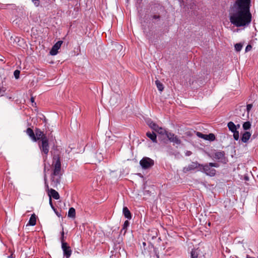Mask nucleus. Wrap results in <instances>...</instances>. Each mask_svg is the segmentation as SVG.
I'll return each mask as SVG.
<instances>
[{
  "mask_svg": "<svg viewBox=\"0 0 258 258\" xmlns=\"http://www.w3.org/2000/svg\"><path fill=\"white\" fill-rule=\"evenodd\" d=\"M250 137L251 134L248 132H245L242 134L241 141L243 143H246L248 142Z\"/></svg>",
  "mask_w": 258,
  "mask_h": 258,
  "instance_id": "obj_12",
  "label": "nucleus"
},
{
  "mask_svg": "<svg viewBox=\"0 0 258 258\" xmlns=\"http://www.w3.org/2000/svg\"><path fill=\"white\" fill-rule=\"evenodd\" d=\"M250 0H236L230 5L229 18L230 23L239 27L248 25L251 21Z\"/></svg>",
  "mask_w": 258,
  "mask_h": 258,
  "instance_id": "obj_1",
  "label": "nucleus"
},
{
  "mask_svg": "<svg viewBox=\"0 0 258 258\" xmlns=\"http://www.w3.org/2000/svg\"><path fill=\"white\" fill-rule=\"evenodd\" d=\"M44 181H45V184L46 187L48 189L49 192L48 195L49 196V198L52 197L53 199L55 200H58L59 199V195L55 190L51 188L50 189H49L48 185L47 183V179L46 175L44 176Z\"/></svg>",
  "mask_w": 258,
  "mask_h": 258,
  "instance_id": "obj_7",
  "label": "nucleus"
},
{
  "mask_svg": "<svg viewBox=\"0 0 258 258\" xmlns=\"http://www.w3.org/2000/svg\"><path fill=\"white\" fill-rule=\"evenodd\" d=\"M39 146L41 152L47 155L49 152V148L48 141L46 137L43 138L42 140H41V143L39 144Z\"/></svg>",
  "mask_w": 258,
  "mask_h": 258,
  "instance_id": "obj_6",
  "label": "nucleus"
},
{
  "mask_svg": "<svg viewBox=\"0 0 258 258\" xmlns=\"http://www.w3.org/2000/svg\"><path fill=\"white\" fill-rule=\"evenodd\" d=\"M191 154V152L190 151H187L186 153V156H190Z\"/></svg>",
  "mask_w": 258,
  "mask_h": 258,
  "instance_id": "obj_38",
  "label": "nucleus"
},
{
  "mask_svg": "<svg viewBox=\"0 0 258 258\" xmlns=\"http://www.w3.org/2000/svg\"><path fill=\"white\" fill-rule=\"evenodd\" d=\"M166 137L171 142H173L177 145H179L181 143V141L173 133L169 132V133L167 134Z\"/></svg>",
  "mask_w": 258,
  "mask_h": 258,
  "instance_id": "obj_10",
  "label": "nucleus"
},
{
  "mask_svg": "<svg viewBox=\"0 0 258 258\" xmlns=\"http://www.w3.org/2000/svg\"><path fill=\"white\" fill-rule=\"evenodd\" d=\"M31 101L32 102H33L34 101V99L33 97L31 98Z\"/></svg>",
  "mask_w": 258,
  "mask_h": 258,
  "instance_id": "obj_39",
  "label": "nucleus"
},
{
  "mask_svg": "<svg viewBox=\"0 0 258 258\" xmlns=\"http://www.w3.org/2000/svg\"><path fill=\"white\" fill-rule=\"evenodd\" d=\"M227 126L229 130L232 133L237 131V127L239 128L240 127L239 124H238L236 126L232 121L229 122L228 123Z\"/></svg>",
  "mask_w": 258,
  "mask_h": 258,
  "instance_id": "obj_13",
  "label": "nucleus"
},
{
  "mask_svg": "<svg viewBox=\"0 0 258 258\" xmlns=\"http://www.w3.org/2000/svg\"><path fill=\"white\" fill-rule=\"evenodd\" d=\"M143 245H146V243L145 242H143Z\"/></svg>",
  "mask_w": 258,
  "mask_h": 258,
  "instance_id": "obj_42",
  "label": "nucleus"
},
{
  "mask_svg": "<svg viewBox=\"0 0 258 258\" xmlns=\"http://www.w3.org/2000/svg\"><path fill=\"white\" fill-rule=\"evenodd\" d=\"M246 258H255V257H251V256H249V255H247V256H246Z\"/></svg>",
  "mask_w": 258,
  "mask_h": 258,
  "instance_id": "obj_40",
  "label": "nucleus"
},
{
  "mask_svg": "<svg viewBox=\"0 0 258 258\" xmlns=\"http://www.w3.org/2000/svg\"><path fill=\"white\" fill-rule=\"evenodd\" d=\"M32 1L34 5L36 7L38 6L40 4V2L39 0H32Z\"/></svg>",
  "mask_w": 258,
  "mask_h": 258,
  "instance_id": "obj_33",
  "label": "nucleus"
},
{
  "mask_svg": "<svg viewBox=\"0 0 258 258\" xmlns=\"http://www.w3.org/2000/svg\"><path fill=\"white\" fill-rule=\"evenodd\" d=\"M200 170L211 176H214L216 173V170L212 168V166L210 165V163L205 165L202 164Z\"/></svg>",
  "mask_w": 258,
  "mask_h": 258,
  "instance_id": "obj_4",
  "label": "nucleus"
},
{
  "mask_svg": "<svg viewBox=\"0 0 258 258\" xmlns=\"http://www.w3.org/2000/svg\"><path fill=\"white\" fill-rule=\"evenodd\" d=\"M129 225H130L129 222L127 220L125 221L123 224V228H122V230H124L125 231L126 228L129 226Z\"/></svg>",
  "mask_w": 258,
  "mask_h": 258,
  "instance_id": "obj_28",
  "label": "nucleus"
},
{
  "mask_svg": "<svg viewBox=\"0 0 258 258\" xmlns=\"http://www.w3.org/2000/svg\"><path fill=\"white\" fill-rule=\"evenodd\" d=\"M196 135L198 137L205 140L206 135L203 134L202 133L198 132L196 133Z\"/></svg>",
  "mask_w": 258,
  "mask_h": 258,
  "instance_id": "obj_29",
  "label": "nucleus"
},
{
  "mask_svg": "<svg viewBox=\"0 0 258 258\" xmlns=\"http://www.w3.org/2000/svg\"><path fill=\"white\" fill-rule=\"evenodd\" d=\"M26 133H27V135L31 138V139L33 141L36 142L37 141V139H36L35 135L34 133V132L31 128H28L26 130Z\"/></svg>",
  "mask_w": 258,
  "mask_h": 258,
  "instance_id": "obj_15",
  "label": "nucleus"
},
{
  "mask_svg": "<svg viewBox=\"0 0 258 258\" xmlns=\"http://www.w3.org/2000/svg\"><path fill=\"white\" fill-rule=\"evenodd\" d=\"M64 232L63 231L61 233V248L63 251V256L66 258H69L72 254V250L70 246H69L67 243L63 242Z\"/></svg>",
  "mask_w": 258,
  "mask_h": 258,
  "instance_id": "obj_3",
  "label": "nucleus"
},
{
  "mask_svg": "<svg viewBox=\"0 0 258 258\" xmlns=\"http://www.w3.org/2000/svg\"><path fill=\"white\" fill-rule=\"evenodd\" d=\"M147 136L150 138L153 143H157V136L154 133L147 132L146 134Z\"/></svg>",
  "mask_w": 258,
  "mask_h": 258,
  "instance_id": "obj_17",
  "label": "nucleus"
},
{
  "mask_svg": "<svg viewBox=\"0 0 258 258\" xmlns=\"http://www.w3.org/2000/svg\"><path fill=\"white\" fill-rule=\"evenodd\" d=\"M201 165L197 162H193L191 164H189L187 167L183 168V171L186 172L187 171L194 170L197 168H201Z\"/></svg>",
  "mask_w": 258,
  "mask_h": 258,
  "instance_id": "obj_9",
  "label": "nucleus"
},
{
  "mask_svg": "<svg viewBox=\"0 0 258 258\" xmlns=\"http://www.w3.org/2000/svg\"><path fill=\"white\" fill-rule=\"evenodd\" d=\"M200 251L199 249H192L190 252L191 258H199Z\"/></svg>",
  "mask_w": 258,
  "mask_h": 258,
  "instance_id": "obj_18",
  "label": "nucleus"
},
{
  "mask_svg": "<svg viewBox=\"0 0 258 258\" xmlns=\"http://www.w3.org/2000/svg\"><path fill=\"white\" fill-rule=\"evenodd\" d=\"M122 212L124 216L126 218H127L128 220H130L132 218L131 213L128 209L126 207H124L123 208Z\"/></svg>",
  "mask_w": 258,
  "mask_h": 258,
  "instance_id": "obj_14",
  "label": "nucleus"
},
{
  "mask_svg": "<svg viewBox=\"0 0 258 258\" xmlns=\"http://www.w3.org/2000/svg\"><path fill=\"white\" fill-rule=\"evenodd\" d=\"M252 105L251 104H249L247 105V106H246V110H247V114H248L249 111L252 108Z\"/></svg>",
  "mask_w": 258,
  "mask_h": 258,
  "instance_id": "obj_32",
  "label": "nucleus"
},
{
  "mask_svg": "<svg viewBox=\"0 0 258 258\" xmlns=\"http://www.w3.org/2000/svg\"><path fill=\"white\" fill-rule=\"evenodd\" d=\"M53 172L51 175V185L56 187L60 183L61 173V163L59 158L52 164Z\"/></svg>",
  "mask_w": 258,
  "mask_h": 258,
  "instance_id": "obj_2",
  "label": "nucleus"
},
{
  "mask_svg": "<svg viewBox=\"0 0 258 258\" xmlns=\"http://www.w3.org/2000/svg\"><path fill=\"white\" fill-rule=\"evenodd\" d=\"M251 123L249 121H246L244 122L242 127L244 130H247L250 128Z\"/></svg>",
  "mask_w": 258,
  "mask_h": 258,
  "instance_id": "obj_25",
  "label": "nucleus"
},
{
  "mask_svg": "<svg viewBox=\"0 0 258 258\" xmlns=\"http://www.w3.org/2000/svg\"><path fill=\"white\" fill-rule=\"evenodd\" d=\"M8 99H12V97H9V96H7V97Z\"/></svg>",
  "mask_w": 258,
  "mask_h": 258,
  "instance_id": "obj_41",
  "label": "nucleus"
},
{
  "mask_svg": "<svg viewBox=\"0 0 258 258\" xmlns=\"http://www.w3.org/2000/svg\"><path fill=\"white\" fill-rule=\"evenodd\" d=\"M49 204L50 205L51 207L53 208V205H52V200H51V198H49Z\"/></svg>",
  "mask_w": 258,
  "mask_h": 258,
  "instance_id": "obj_37",
  "label": "nucleus"
},
{
  "mask_svg": "<svg viewBox=\"0 0 258 258\" xmlns=\"http://www.w3.org/2000/svg\"><path fill=\"white\" fill-rule=\"evenodd\" d=\"M76 215L75 209L74 208L69 209L68 216L70 218H75Z\"/></svg>",
  "mask_w": 258,
  "mask_h": 258,
  "instance_id": "obj_21",
  "label": "nucleus"
},
{
  "mask_svg": "<svg viewBox=\"0 0 258 258\" xmlns=\"http://www.w3.org/2000/svg\"><path fill=\"white\" fill-rule=\"evenodd\" d=\"M214 158L223 163H226L227 159L225 157V153L223 151H219L215 153Z\"/></svg>",
  "mask_w": 258,
  "mask_h": 258,
  "instance_id": "obj_8",
  "label": "nucleus"
},
{
  "mask_svg": "<svg viewBox=\"0 0 258 258\" xmlns=\"http://www.w3.org/2000/svg\"><path fill=\"white\" fill-rule=\"evenodd\" d=\"M35 134H36L35 137L36 138L37 140H38L40 139H41L42 140V139L43 138L46 137L45 136H44L43 132H41L39 130H36V132H35Z\"/></svg>",
  "mask_w": 258,
  "mask_h": 258,
  "instance_id": "obj_19",
  "label": "nucleus"
},
{
  "mask_svg": "<svg viewBox=\"0 0 258 258\" xmlns=\"http://www.w3.org/2000/svg\"><path fill=\"white\" fill-rule=\"evenodd\" d=\"M215 139V137L213 134H210L209 135H206V138H205L206 140L214 141Z\"/></svg>",
  "mask_w": 258,
  "mask_h": 258,
  "instance_id": "obj_24",
  "label": "nucleus"
},
{
  "mask_svg": "<svg viewBox=\"0 0 258 258\" xmlns=\"http://www.w3.org/2000/svg\"><path fill=\"white\" fill-rule=\"evenodd\" d=\"M6 89L4 87L0 88V96H2L4 95V93L6 91Z\"/></svg>",
  "mask_w": 258,
  "mask_h": 258,
  "instance_id": "obj_31",
  "label": "nucleus"
},
{
  "mask_svg": "<svg viewBox=\"0 0 258 258\" xmlns=\"http://www.w3.org/2000/svg\"><path fill=\"white\" fill-rule=\"evenodd\" d=\"M153 18L154 19H159L160 18V16L159 15H154L153 16Z\"/></svg>",
  "mask_w": 258,
  "mask_h": 258,
  "instance_id": "obj_36",
  "label": "nucleus"
},
{
  "mask_svg": "<svg viewBox=\"0 0 258 258\" xmlns=\"http://www.w3.org/2000/svg\"><path fill=\"white\" fill-rule=\"evenodd\" d=\"M156 132L160 135H165L166 136H167V134L169 133V132H167L164 128L161 127H159Z\"/></svg>",
  "mask_w": 258,
  "mask_h": 258,
  "instance_id": "obj_22",
  "label": "nucleus"
},
{
  "mask_svg": "<svg viewBox=\"0 0 258 258\" xmlns=\"http://www.w3.org/2000/svg\"><path fill=\"white\" fill-rule=\"evenodd\" d=\"M233 138L235 140L238 141L239 139V132L237 131L233 132Z\"/></svg>",
  "mask_w": 258,
  "mask_h": 258,
  "instance_id": "obj_27",
  "label": "nucleus"
},
{
  "mask_svg": "<svg viewBox=\"0 0 258 258\" xmlns=\"http://www.w3.org/2000/svg\"><path fill=\"white\" fill-rule=\"evenodd\" d=\"M251 46L250 45H248L245 48V51L247 52V51H249L251 49Z\"/></svg>",
  "mask_w": 258,
  "mask_h": 258,
  "instance_id": "obj_35",
  "label": "nucleus"
},
{
  "mask_svg": "<svg viewBox=\"0 0 258 258\" xmlns=\"http://www.w3.org/2000/svg\"><path fill=\"white\" fill-rule=\"evenodd\" d=\"M147 123L148 125L151 127L152 130L155 131V132L157 130L158 128L159 127L157 124L153 122L151 119L148 120L147 121Z\"/></svg>",
  "mask_w": 258,
  "mask_h": 258,
  "instance_id": "obj_16",
  "label": "nucleus"
},
{
  "mask_svg": "<svg viewBox=\"0 0 258 258\" xmlns=\"http://www.w3.org/2000/svg\"><path fill=\"white\" fill-rule=\"evenodd\" d=\"M210 165H211V166L212 167H219V165L217 164V163H210Z\"/></svg>",
  "mask_w": 258,
  "mask_h": 258,
  "instance_id": "obj_34",
  "label": "nucleus"
},
{
  "mask_svg": "<svg viewBox=\"0 0 258 258\" xmlns=\"http://www.w3.org/2000/svg\"><path fill=\"white\" fill-rule=\"evenodd\" d=\"M140 165L143 169H148L153 166V160L148 157H144L140 162Z\"/></svg>",
  "mask_w": 258,
  "mask_h": 258,
  "instance_id": "obj_5",
  "label": "nucleus"
},
{
  "mask_svg": "<svg viewBox=\"0 0 258 258\" xmlns=\"http://www.w3.org/2000/svg\"><path fill=\"white\" fill-rule=\"evenodd\" d=\"M20 72L19 70H15L14 72V75L16 79L19 78Z\"/></svg>",
  "mask_w": 258,
  "mask_h": 258,
  "instance_id": "obj_30",
  "label": "nucleus"
},
{
  "mask_svg": "<svg viewBox=\"0 0 258 258\" xmlns=\"http://www.w3.org/2000/svg\"><path fill=\"white\" fill-rule=\"evenodd\" d=\"M155 84L159 91H162L163 90V85L159 80H156L155 81Z\"/></svg>",
  "mask_w": 258,
  "mask_h": 258,
  "instance_id": "obj_23",
  "label": "nucleus"
},
{
  "mask_svg": "<svg viewBox=\"0 0 258 258\" xmlns=\"http://www.w3.org/2000/svg\"><path fill=\"white\" fill-rule=\"evenodd\" d=\"M36 224V216L35 215L32 214L30 218V219L28 222V224L27 225H29L30 226H34Z\"/></svg>",
  "mask_w": 258,
  "mask_h": 258,
  "instance_id": "obj_20",
  "label": "nucleus"
},
{
  "mask_svg": "<svg viewBox=\"0 0 258 258\" xmlns=\"http://www.w3.org/2000/svg\"><path fill=\"white\" fill-rule=\"evenodd\" d=\"M234 46H235V49L237 51H240L242 49V45L240 43H236Z\"/></svg>",
  "mask_w": 258,
  "mask_h": 258,
  "instance_id": "obj_26",
  "label": "nucleus"
},
{
  "mask_svg": "<svg viewBox=\"0 0 258 258\" xmlns=\"http://www.w3.org/2000/svg\"><path fill=\"white\" fill-rule=\"evenodd\" d=\"M62 44V41H57L52 47L50 51V54L51 55H55L58 52V50L60 48L61 44Z\"/></svg>",
  "mask_w": 258,
  "mask_h": 258,
  "instance_id": "obj_11",
  "label": "nucleus"
}]
</instances>
